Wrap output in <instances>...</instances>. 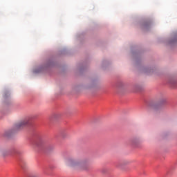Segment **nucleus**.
<instances>
[{
  "mask_svg": "<svg viewBox=\"0 0 177 177\" xmlns=\"http://www.w3.org/2000/svg\"><path fill=\"white\" fill-rule=\"evenodd\" d=\"M86 160H76L73 158H68L66 160V164L68 167L72 168H82L86 165Z\"/></svg>",
  "mask_w": 177,
  "mask_h": 177,
  "instance_id": "1",
  "label": "nucleus"
},
{
  "mask_svg": "<svg viewBox=\"0 0 177 177\" xmlns=\"http://www.w3.org/2000/svg\"><path fill=\"white\" fill-rule=\"evenodd\" d=\"M28 122H30V119H25L17 124V127L21 128V127H24L25 125H27Z\"/></svg>",
  "mask_w": 177,
  "mask_h": 177,
  "instance_id": "2",
  "label": "nucleus"
},
{
  "mask_svg": "<svg viewBox=\"0 0 177 177\" xmlns=\"http://www.w3.org/2000/svg\"><path fill=\"white\" fill-rule=\"evenodd\" d=\"M133 146H138L139 145V140L138 139H134L131 141Z\"/></svg>",
  "mask_w": 177,
  "mask_h": 177,
  "instance_id": "3",
  "label": "nucleus"
}]
</instances>
